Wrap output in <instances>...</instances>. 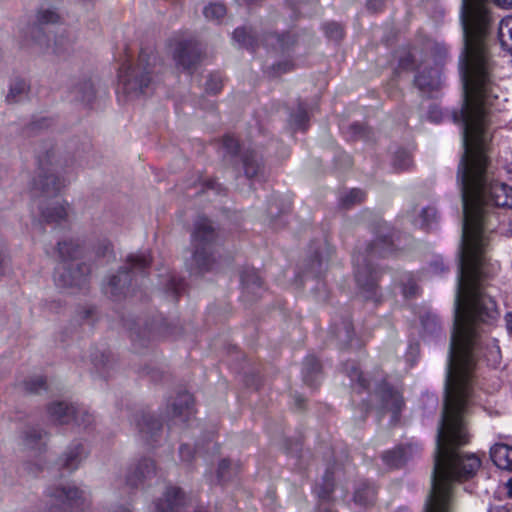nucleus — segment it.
<instances>
[{
	"instance_id": "39448f33",
	"label": "nucleus",
	"mask_w": 512,
	"mask_h": 512,
	"mask_svg": "<svg viewBox=\"0 0 512 512\" xmlns=\"http://www.w3.org/2000/svg\"><path fill=\"white\" fill-rule=\"evenodd\" d=\"M61 263L56 269L55 281L61 287L82 288L88 283L90 266L80 262L82 247L73 240L58 243Z\"/></svg>"
},
{
	"instance_id": "052dcab7",
	"label": "nucleus",
	"mask_w": 512,
	"mask_h": 512,
	"mask_svg": "<svg viewBox=\"0 0 512 512\" xmlns=\"http://www.w3.org/2000/svg\"><path fill=\"white\" fill-rule=\"evenodd\" d=\"M387 0H367V8L368 10L377 13L381 11Z\"/></svg>"
},
{
	"instance_id": "6e6d98bb",
	"label": "nucleus",
	"mask_w": 512,
	"mask_h": 512,
	"mask_svg": "<svg viewBox=\"0 0 512 512\" xmlns=\"http://www.w3.org/2000/svg\"><path fill=\"white\" fill-rule=\"evenodd\" d=\"M317 512H336L334 499H318Z\"/></svg>"
},
{
	"instance_id": "0e129e2a",
	"label": "nucleus",
	"mask_w": 512,
	"mask_h": 512,
	"mask_svg": "<svg viewBox=\"0 0 512 512\" xmlns=\"http://www.w3.org/2000/svg\"><path fill=\"white\" fill-rule=\"evenodd\" d=\"M431 268L433 269V271L435 273H442L447 270V268L444 266V264L439 261H435V262L431 263Z\"/></svg>"
},
{
	"instance_id": "f8f14e48",
	"label": "nucleus",
	"mask_w": 512,
	"mask_h": 512,
	"mask_svg": "<svg viewBox=\"0 0 512 512\" xmlns=\"http://www.w3.org/2000/svg\"><path fill=\"white\" fill-rule=\"evenodd\" d=\"M330 333L340 350L360 351L366 346V340L356 335L353 323L349 318L334 323Z\"/></svg>"
},
{
	"instance_id": "f704fd0d",
	"label": "nucleus",
	"mask_w": 512,
	"mask_h": 512,
	"mask_svg": "<svg viewBox=\"0 0 512 512\" xmlns=\"http://www.w3.org/2000/svg\"><path fill=\"white\" fill-rule=\"evenodd\" d=\"M72 92L75 94L76 99L86 103L91 102L95 95L94 85L89 79H85L74 85Z\"/></svg>"
},
{
	"instance_id": "9b49d317",
	"label": "nucleus",
	"mask_w": 512,
	"mask_h": 512,
	"mask_svg": "<svg viewBox=\"0 0 512 512\" xmlns=\"http://www.w3.org/2000/svg\"><path fill=\"white\" fill-rule=\"evenodd\" d=\"M172 56L176 65L189 73L196 69L203 58L200 44L193 39L176 41Z\"/></svg>"
},
{
	"instance_id": "393cba45",
	"label": "nucleus",
	"mask_w": 512,
	"mask_h": 512,
	"mask_svg": "<svg viewBox=\"0 0 512 512\" xmlns=\"http://www.w3.org/2000/svg\"><path fill=\"white\" fill-rule=\"evenodd\" d=\"M311 112L305 101H298L297 106L290 113V129L306 132L309 128Z\"/></svg>"
},
{
	"instance_id": "a211bd4d",
	"label": "nucleus",
	"mask_w": 512,
	"mask_h": 512,
	"mask_svg": "<svg viewBox=\"0 0 512 512\" xmlns=\"http://www.w3.org/2000/svg\"><path fill=\"white\" fill-rule=\"evenodd\" d=\"M412 455V446L409 444H400L393 449L385 451L381 459L390 469L402 468Z\"/></svg>"
},
{
	"instance_id": "37998d69",
	"label": "nucleus",
	"mask_w": 512,
	"mask_h": 512,
	"mask_svg": "<svg viewBox=\"0 0 512 512\" xmlns=\"http://www.w3.org/2000/svg\"><path fill=\"white\" fill-rule=\"evenodd\" d=\"M322 29L326 37L331 40L340 41L344 37V27L338 22H326L323 24Z\"/></svg>"
},
{
	"instance_id": "1a4fd4ad",
	"label": "nucleus",
	"mask_w": 512,
	"mask_h": 512,
	"mask_svg": "<svg viewBox=\"0 0 512 512\" xmlns=\"http://www.w3.org/2000/svg\"><path fill=\"white\" fill-rule=\"evenodd\" d=\"M151 264V257L148 253H136L127 256L125 264L118 273L111 276L105 286V293L114 300L125 297L132 285V280L138 274H143Z\"/></svg>"
},
{
	"instance_id": "cd10ccee",
	"label": "nucleus",
	"mask_w": 512,
	"mask_h": 512,
	"mask_svg": "<svg viewBox=\"0 0 512 512\" xmlns=\"http://www.w3.org/2000/svg\"><path fill=\"white\" fill-rule=\"evenodd\" d=\"M45 433L38 428L28 427L22 435V446L24 449L35 453L41 452L45 447Z\"/></svg>"
},
{
	"instance_id": "4d7b16f0",
	"label": "nucleus",
	"mask_w": 512,
	"mask_h": 512,
	"mask_svg": "<svg viewBox=\"0 0 512 512\" xmlns=\"http://www.w3.org/2000/svg\"><path fill=\"white\" fill-rule=\"evenodd\" d=\"M229 468H230L229 460L223 459L220 461V463L218 465V470H217V477H218L219 481H223L228 477L227 471Z\"/></svg>"
},
{
	"instance_id": "9d476101",
	"label": "nucleus",
	"mask_w": 512,
	"mask_h": 512,
	"mask_svg": "<svg viewBox=\"0 0 512 512\" xmlns=\"http://www.w3.org/2000/svg\"><path fill=\"white\" fill-rule=\"evenodd\" d=\"M45 496L43 512H84L90 505L86 493L73 484L50 486Z\"/></svg>"
},
{
	"instance_id": "6e6552de",
	"label": "nucleus",
	"mask_w": 512,
	"mask_h": 512,
	"mask_svg": "<svg viewBox=\"0 0 512 512\" xmlns=\"http://www.w3.org/2000/svg\"><path fill=\"white\" fill-rule=\"evenodd\" d=\"M156 60L153 52L141 50L137 64H123L118 77L127 95L139 96L149 91L153 83Z\"/></svg>"
},
{
	"instance_id": "13d9d810",
	"label": "nucleus",
	"mask_w": 512,
	"mask_h": 512,
	"mask_svg": "<svg viewBox=\"0 0 512 512\" xmlns=\"http://www.w3.org/2000/svg\"><path fill=\"white\" fill-rule=\"evenodd\" d=\"M179 454L183 461L189 462L193 458L194 450L190 445L183 444L179 448Z\"/></svg>"
},
{
	"instance_id": "09e8293b",
	"label": "nucleus",
	"mask_w": 512,
	"mask_h": 512,
	"mask_svg": "<svg viewBox=\"0 0 512 512\" xmlns=\"http://www.w3.org/2000/svg\"><path fill=\"white\" fill-rule=\"evenodd\" d=\"M265 42L266 45L273 47L277 51L284 52L286 50V38L284 35L271 33L265 38Z\"/></svg>"
},
{
	"instance_id": "5fc2aeb1",
	"label": "nucleus",
	"mask_w": 512,
	"mask_h": 512,
	"mask_svg": "<svg viewBox=\"0 0 512 512\" xmlns=\"http://www.w3.org/2000/svg\"><path fill=\"white\" fill-rule=\"evenodd\" d=\"M223 147L225 148L226 152L232 156L237 155L239 152L238 141L229 135L223 138Z\"/></svg>"
},
{
	"instance_id": "dca6fc26",
	"label": "nucleus",
	"mask_w": 512,
	"mask_h": 512,
	"mask_svg": "<svg viewBox=\"0 0 512 512\" xmlns=\"http://www.w3.org/2000/svg\"><path fill=\"white\" fill-rule=\"evenodd\" d=\"M301 374L303 382L307 386L314 389L318 388L324 378L321 360L313 354L307 355L302 362Z\"/></svg>"
},
{
	"instance_id": "aec40b11",
	"label": "nucleus",
	"mask_w": 512,
	"mask_h": 512,
	"mask_svg": "<svg viewBox=\"0 0 512 512\" xmlns=\"http://www.w3.org/2000/svg\"><path fill=\"white\" fill-rule=\"evenodd\" d=\"M184 494L180 488H167L164 498L156 503L157 512H180Z\"/></svg>"
},
{
	"instance_id": "5701e85b",
	"label": "nucleus",
	"mask_w": 512,
	"mask_h": 512,
	"mask_svg": "<svg viewBox=\"0 0 512 512\" xmlns=\"http://www.w3.org/2000/svg\"><path fill=\"white\" fill-rule=\"evenodd\" d=\"M193 403V396L190 393H179L171 404L172 417L186 422L193 414Z\"/></svg>"
},
{
	"instance_id": "2eb2a0df",
	"label": "nucleus",
	"mask_w": 512,
	"mask_h": 512,
	"mask_svg": "<svg viewBox=\"0 0 512 512\" xmlns=\"http://www.w3.org/2000/svg\"><path fill=\"white\" fill-rule=\"evenodd\" d=\"M480 342H481L480 346H478V348L475 350V365L471 369V371L467 377V381L465 382V387H464L466 390L465 392H467L466 393L467 395L465 396V407H467V408H468L470 397L472 395V382H473V377H474V371H475L479 357L483 356L485 358V360L487 361V363L492 366H497L501 360L500 348L495 343V341H493V343L491 345H488V344L486 345L485 352H483L484 347H483V342H482L481 338H480Z\"/></svg>"
},
{
	"instance_id": "49530a36",
	"label": "nucleus",
	"mask_w": 512,
	"mask_h": 512,
	"mask_svg": "<svg viewBox=\"0 0 512 512\" xmlns=\"http://www.w3.org/2000/svg\"><path fill=\"white\" fill-rule=\"evenodd\" d=\"M37 21L39 24H55L60 21V15L54 9L42 8L37 13Z\"/></svg>"
},
{
	"instance_id": "f257e3e1",
	"label": "nucleus",
	"mask_w": 512,
	"mask_h": 512,
	"mask_svg": "<svg viewBox=\"0 0 512 512\" xmlns=\"http://www.w3.org/2000/svg\"><path fill=\"white\" fill-rule=\"evenodd\" d=\"M457 182L463 219L453 332L445 385L465 387L480 346V329L497 325L500 309L486 292L495 267L487 257L489 235L498 231L503 209H512V186L489 171L487 147L463 146Z\"/></svg>"
},
{
	"instance_id": "a19ab883",
	"label": "nucleus",
	"mask_w": 512,
	"mask_h": 512,
	"mask_svg": "<svg viewBox=\"0 0 512 512\" xmlns=\"http://www.w3.org/2000/svg\"><path fill=\"white\" fill-rule=\"evenodd\" d=\"M413 164L412 157L406 150H397L393 157V166L396 170L404 171L409 169Z\"/></svg>"
},
{
	"instance_id": "680f3d73",
	"label": "nucleus",
	"mask_w": 512,
	"mask_h": 512,
	"mask_svg": "<svg viewBox=\"0 0 512 512\" xmlns=\"http://www.w3.org/2000/svg\"><path fill=\"white\" fill-rule=\"evenodd\" d=\"M295 408L298 411H305L307 408V399L301 395H295L294 397Z\"/></svg>"
},
{
	"instance_id": "bf43d9fd",
	"label": "nucleus",
	"mask_w": 512,
	"mask_h": 512,
	"mask_svg": "<svg viewBox=\"0 0 512 512\" xmlns=\"http://www.w3.org/2000/svg\"><path fill=\"white\" fill-rule=\"evenodd\" d=\"M168 289L171 290L175 296H178L184 289V284L182 280H177L172 277L169 281Z\"/></svg>"
},
{
	"instance_id": "c85d7f7f",
	"label": "nucleus",
	"mask_w": 512,
	"mask_h": 512,
	"mask_svg": "<svg viewBox=\"0 0 512 512\" xmlns=\"http://www.w3.org/2000/svg\"><path fill=\"white\" fill-rule=\"evenodd\" d=\"M414 85L422 93H431L439 88V80L433 69H424L414 77Z\"/></svg>"
},
{
	"instance_id": "338daca9",
	"label": "nucleus",
	"mask_w": 512,
	"mask_h": 512,
	"mask_svg": "<svg viewBox=\"0 0 512 512\" xmlns=\"http://www.w3.org/2000/svg\"><path fill=\"white\" fill-rule=\"evenodd\" d=\"M506 327L509 334L512 336V313H508L505 316Z\"/></svg>"
},
{
	"instance_id": "473e14b6",
	"label": "nucleus",
	"mask_w": 512,
	"mask_h": 512,
	"mask_svg": "<svg viewBox=\"0 0 512 512\" xmlns=\"http://www.w3.org/2000/svg\"><path fill=\"white\" fill-rule=\"evenodd\" d=\"M498 39L501 47L512 55V16L500 21Z\"/></svg>"
},
{
	"instance_id": "ddd939ff",
	"label": "nucleus",
	"mask_w": 512,
	"mask_h": 512,
	"mask_svg": "<svg viewBox=\"0 0 512 512\" xmlns=\"http://www.w3.org/2000/svg\"><path fill=\"white\" fill-rule=\"evenodd\" d=\"M156 476L155 463L152 459L144 458L129 466L124 476L127 494L136 489H142L146 483Z\"/></svg>"
},
{
	"instance_id": "4468645a",
	"label": "nucleus",
	"mask_w": 512,
	"mask_h": 512,
	"mask_svg": "<svg viewBox=\"0 0 512 512\" xmlns=\"http://www.w3.org/2000/svg\"><path fill=\"white\" fill-rule=\"evenodd\" d=\"M375 394L382 407L388 409L392 413L393 419L398 420L405 407L402 390L392 385L387 378H383L377 384Z\"/></svg>"
},
{
	"instance_id": "8fccbe9b",
	"label": "nucleus",
	"mask_w": 512,
	"mask_h": 512,
	"mask_svg": "<svg viewBox=\"0 0 512 512\" xmlns=\"http://www.w3.org/2000/svg\"><path fill=\"white\" fill-rule=\"evenodd\" d=\"M222 78L218 74H210L206 83L205 90L207 93L216 94L222 89Z\"/></svg>"
},
{
	"instance_id": "e2e57ef3",
	"label": "nucleus",
	"mask_w": 512,
	"mask_h": 512,
	"mask_svg": "<svg viewBox=\"0 0 512 512\" xmlns=\"http://www.w3.org/2000/svg\"><path fill=\"white\" fill-rule=\"evenodd\" d=\"M93 362L96 367H105L109 362V356L101 354V359L98 360L97 357H95Z\"/></svg>"
},
{
	"instance_id": "412c9836",
	"label": "nucleus",
	"mask_w": 512,
	"mask_h": 512,
	"mask_svg": "<svg viewBox=\"0 0 512 512\" xmlns=\"http://www.w3.org/2000/svg\"><path fill=\"white\" fill-rule=\"evenodd\" d=\"M337 465L333 464L326 468L321 481L316 484L314 493L317 499H334L333 494L335 491V472Z\"/></svg>"
},
{
	"instance_id": "c756f323",
	"label": "nucleus",
	"mask_w": 512,
	"mask_h": 512,
	"mask_svg": "<svg viewBox=\"0 0 512 512\" xmlns=\"http://www.w3.org/2000/svg\"><path fill=\"white\" fill-rule=\"evenodd\" d=\"M343 370L345 374L350 378V380L358 385L360 389L359 392H363L369 389L370 382L364 376L363 372L361 371L359 365L356 362L346 361L343 364Z\"/></svg>"
},
{
	"instance_id": "7ed1b4c3",
	"label": "nucleus",
	"mask_w": 512,
	"mask_h": 512,
	"mask_svg": "<svg viewBox=\"0 0 512 512\" xmlns=\"http://www.w3.org/2000/svg\"><path fill=\"white\" fill-rule=\"evenodd\" d=\"M464 387L445 385L444 404L439 420L431 488L423 512H454V483L474 478L482 465L475 453L459 449L470 442L465 414Z\"/></svg>"
},
{
	"instance_id": "603ef678",
	"label": "nucleus",
	"mask_w": 512,
	"mask_h": 512,
	"mask_svg": "<svg viewBox=\"0 0 512 512\" xmlns=\"http://www.w3.org/2000/svg\"><path fill=\"white\" fill-rule=\"evenodd\" d=\"M72 48V41L64 36L56 38L54 43V52L57 55H64Z\"/></svg>"
},
{
	"instance_id": "3c124183",
	"label": "nucleus",
	"mask_w": 512,
	"mask_h": 512,
	"mask_svg": "<svg viewBox=\"0 0 512 512\" xmlns=\"http://www.w3.org/2000/svg\"><path fill=\"white\" fill-rule=\"evenodd\" d=\"M398 67L405 71H412L416 68V59L410 51H406L400 56Z\"/></svg>"
},
{
	"instance_id": "bb28decb",
	"label": "nucleus",
	"mask_w": 512,
	"mask_h": 512,
	"mask_svg": "<svg viewBox=\"0 0 512 512\" xmlns=\"http://www.w3.org/2000/svg\"><path fill=\"white\" fill-rule=\"evenodd\" d=\"M492 462L502 470L512 472V447L507 444H495L490 449Z\"/></svg>"
},
{
	"instance_id": "774afa93",
	"label": "nucleus",
	"mask_w": 512,
	"mask_h": 512,
	"mask_svg": "<svg viewBox=\"0 0 512 512\" xmlns=\"http://www.w3.org/2000/svg\"><path fill=\"white\" fill-rule=\"evenodd\" d=\"M489 512H509V509L505 506H494L489 509Z\"/></svg>"
},
{
	"instance_id": "f03ea898",
	"label": "nucleus",
	"mask_w": 512,
	"mask_h": 512,
	"mask_svg": "<svg viewBox=\"0 0 512 512\" xmlns=\"http://www.w3.org/2000/svg\"><path fill=\"white\" fill-rule=\"evenodd\" d=\"M494 1L499 6L512 8V0ZM495 21L487 0H462L463 48L459 70L463 100L461 108L453 110L452 120L462 127L463 146L488 148L491 139L488 133V107L498 96L494 92V63L488 38Z\"/></svg>"
},
{
	"instance_id": "423d86ee",
	"label": "nucleus",
	"mask_w": 512,
	"mask_h": 512,
	"mask_svg": "<svg viewBox=\"0 0 512 512\" xmlns=\"http://www.w3.org/2000/svg\"><path fill=\"white\" fill-rule=\"evenodd\" d=\"M38 173L32 182V194L38 198H52L58 195L65 185L60 174L66 171L67 161L59 158L52 148L38 157Z\"/></svg>"
},
{
	"instance_id": "2f4dec72",
	"label": "nucleus",
	"mask_w": 512,
	"mask_h": 512,
	"mask_svg": "<svg viewBox=\"0 0 512 512\" xmlns=\"http://www.w3.org/2000/svg\"><path fill=\"white\" fill-rule=\"evenodd\" d=\"M29 92V85L23 79H15L11 82L6 96L8 103H18L24 100Z\"/></svg>"
},
{
	"instance_id": "4c0bfd02",
	"label": "nucleus",
	"mask_w": 512,
	"mask_h": 512,
	"mask_svg": "<svg viewBox=\"0 0 512 512\" xmlns=\"http://www.w3.org/2000/svg\"><path fill=\"white\" fill-rule=\"evenodd\" d=\"M366 198V193L360 188H352L340 198V205L344 209H350L361 204Z\"/></svg>"
},
{
	"instance_id": "0eeeda50",
	"label": "nucleus",
	"mask_w": 512,
	"mask_h": 512,
	"mask_svg": "<svg viewBox=\"0 0 512 512\" xmlns=\"http://www.w3.org/2000/svg\"><path fill=\"white\" fill-rule=\"evenodd\" d=\"M218 238V233L211 221L206 217H198L192 234L195 249L189 268L192 274H202L212 269L215 263L213 248Z\"/></svg>"
},
{
	"instance_id": "e433bc0d",
	"label": "nucleus",
	"mask_w": 512,
	"mask_h": 512,
	"mask_svg": "<svg viewBox=\"0 0 512 512\" xmlns=\"http://www.w3.org/2000/svg\"><path fill=\"white\" fill-rule=\"evenodd\" d=\"M402 294L405 298H414L419 294V286L413 273H403L399 280Z\"/></svg>"
},
{
	"instance_id": "a878e982",
	"label": "nucleus",
	"mask_w": 512,
	"mask_h": 512,
	"mask_svg": "<svg viewBox=\"0 0 512 512\" xmlns=\"http://www.w3.org/2000/svg\"><path fill=\"white\" fill-rule=\"evenodd\" d=\"M48 414L52 421L58 424H69L74 419L76 407L66 402H53L48 407Z\"/></svg>"
},
{
	"instance_id": "20e7f679",
	"label": "nucleus",
	"mask_w": 512,
	"mask_h": 512,
	"mask_svg": "<svg viewBox=\"0 0 512 512\" xmlns=\"http://www.w3.org/2000/svg\"><path fill=\"white\" fill-rule=\"evenodd\" d=\"M370 231L373 239L366 244L365 255L357 254L353 257L354 277L364 299L378 304L382 297L378 284L382 273L368 261V258L398 257L405 251L406 245L402 244L404 234L383 219L375 220L370 226Z\"/></svg>"
},
{
	"instance_id": "ea45409f",
	"label": "nucleus",
	"mask_w": 512,
	"mask_h": 512,
	"mask_svg": "<svg viewBox=\"0 0 512 512\" xmlns=\"http://www.w3.org/2000/svg\"><path fill=\"white\" fill-rule=\"evenodd\" d=\"M349 132L354 141L369 140L373 135L372 129L369 126L359 122L352 123L349 126Z\"/></svg>"
},
{
	"instance_id": "6ab92c4d",
	"label": "nucleus",
	"mask_w": 512,
	"mask_h": 512,
	"mask_svg": "<svg viewBox=\"0 0 512 512\" xmlns=\"http://www.w3.org/2000/svg\"><path fill=\"white\" fill-rule=\"evenodd\" d=\"M85 448L82 444L77 443L70 446L63 455L58 459V466L68 472L76 470L82 460L85 458Z\"/></svg>"
},
{
	"instance_id": "f3484780",
	"label": "nucleus",
	"mask_w": 512,
	"mask_h": 512,
	"mask_svg": "<svg viewBox=\"0 0 512 512\" xmlns=\"http://www.w3.org/2000/svg\"><path fill=\"white\" fill-rule=\"evenodd\" d=\"M242 294L247 301H254L262 296L263 283L257 271L253 268H245L241 272Z\"/></svg>"
},
{
	"instance_id": "4be33fe9",
	"label": "nucleus",
	"mask_w": 512,
	"mask_h": 512,
	"mask_svg": "<svg viewBox=\"0 0 512 512\" xmlns=\"http://www.w3.org/2000/svg\"><path fill=\"white\" fill-rule=\"evenodd\" d=\"M377 493L378 489L374 483L363 480L357 484L353 494V500L361 507L372 506L377 500Z\"/></svg>"
},
{
	"instance_id": "7c9ffc66",
	"label": "nucleus",
	"mask_w": 512,
	"mask_h": 512,
	"mask_svg": "<svg viewBox=\"0 0 512 512\" xmlns=\"http://www.w3.org/2000/svg\"><path fill=\"white\" fill-rule=\"evenodd\" d=\"M242 163L247 178L256 177L262 169V161L253 150H247L242 153Z\"/></svg>"
},
{
	"instance_id": "72a5a7b5",
	"label": "nucleus",
	"mask_w": 512,
	"mask_h": 512,
	"mask_svg": "<svg viewBox=\"0 0 512 512\" xmlns=\"http://www.w3.org/2000/svg\"><path fill=\"white\" fill-rule=\"evenodd\" d=\"M41 215L47 223H58L65 220L68 213L66 206L57 202L54 206L42 208Z\"/></svg>"
},
{
	"instance_id": "b1692460",
	"label": "nucleus",
	"mask_w": 512,
	"mask_h": 512,
	"mask_svg": "<svg viewBox=\"0 0 512 512\" xmlns=\"http://www.w3.org/2000/svg\"><path fill=\"white\" fill-rule=\"evenodd\" d=\"M137 426L141 437L148 443L156 441L158 434L161 432V422L150 414H143L138 420Z\"/></svg>"
},
{
	"instance_id": "79ce46f5",
	"label": "nucleus",
	"mask_w": 512,
	"mask_h": 512,
	"mask_svg": "<svg viewBox=\"0 0 512 512\" xmlns=\"http://www.w3.org/2000/svg\"><path fill=\"white\" fill-rule=\"evenodd\" d=\"M420 227L429 230L431 226L438 221L437 209L433 206H427L420 212Z\"/></svg>"
},
{
	"instance_id": "864d4df0",
	"label": "nucleus",
	"mask_w": 512,
	"mask_h": 512,
	"mask_svg": "<svg viewBox=\"0 0 512 512\" xmlns=\"http://www.w3.org/2000/svg\"><path fill=\"white\" fill-rule=\"evenodd\" d=\"M93 417L89 414L84 408L76 407V414L74 415V419L72 422H75L77 425L88 426L92 423Z\"/></svg>"
},
{
	"instance_id": "69168bd1",
	"label": "nucleus",
	"mask_w": 512,
	"mask_h": 512,
	"mask_svg": "<svg viewBox=\"0 0 512 512\" xmlns=\"http://www.w3.org/2000/svg\"><path fill=\"white\" fill-rule=\"evenodd\" d=\"M501 233L505 236L512 237V217L509 219L507 225L502 227Z\"/></svg>"
},
{
	"instance_id": "a18cd8bd",
	"label": "nucleus",
	"mask_w": 512,
	"mask_h": 512,
	"mask_svg": "<svg viewBox=\"0 0 512 512\" xmlns=\"http://www.w3.org/2000/svg\"><path fill=\"white\" fill-rule=\"evenodd\" d=\"M23 389L28 393H40L46 390V381L42 376L31 377L23 382Z\"/></svg>"
},
{
	"instance_id": "58836bf2",
	"label": "nucleus",
	"mask_w": 512,
	"mask_h": 512,
	"mask_svg": "<svg viewBox=\"0 0 512 512\" xmlns=\"http://www.w3.org/2000/svg\"><path fill=\"white\" fill-rule=\"evenodd\" d=\"M323 272V262L318 251L308 259L306 269L303 272L304 276H311L314 278L320 277Z\"/></svg>"
},
{
	"instance_id": "de8ad7c7",
	"label": "nucleus",
	"mask_w": 512,
	"mask_h": 512,
	"mask_svg": "<svg viewBox=\"0 0 512 512\" xmlns=\"http://www.w3.org/2000/svg\"><path fill=\"white\" fill-rule=\"evenodd\" d=\"M421 324L424 331L428 334H434L441 328L439 319L435 315L431 314L422 316Z\"/></svg>"
},
{
	"instance_id": "c9c22d12",
	"label": "nucleus",
	"mask_w": 512,
	"mask_h": 512,
	"mask_svg": "<svg viewBox=\"0 0 512 512\" xmlns=\"http://www.w3.org/2000/svg\"><path fill=\"white\" fill-rule=\"evenodd\" d=\"M233 39L241 46L254 50L258 46V40L251 29L237 28L233 33Z\"/></svg>"
},
{
	"instance_id": "c03bdc74",
	"label": "nucleus",
	"mask_w": 512,
	"mask_h": 512,
	"mask_svg": "<svg viewBox=\"0 0 512 512\" xmlns=\"http://www.w3.org/2000/svg\"><path fill=\"white\" fill-rule=\"evenodd\" d=\"M203 13L208 20L219 21L226 15V7L221 3H210L204 7Z\"/></svg>"
}]
</instances>
